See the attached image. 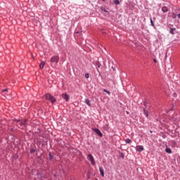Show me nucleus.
Segmentation results:
<instances>
[{"label":"nucleus","mask_w":180,"mask_h":180,"mask_svg":"<svg viewBox=\"0 0 180 180\" xmlns=\"http://www.w3.org/2000/svg\"><path fill=\"white\" fill-rule=\"evenodd\" d=\"M46 99H47V101H49V102H51V103H56V102H57L56 98H54V96H51V94H46Z\"/></svg>","instance_id":"nucleus-1"},{"label":"nucleus","mask_w":180,"mask_h":180,"mask_svg":"<svg viewBox=\"0 0 180 180\" xmlns=\"http://www.w3.org/2000/svg\"><path fill=\"white\" fill-rule=\"evenodd\" d=\"M59 60L60 57H58V56H54L51 58V63H56V64H58Z\"/></svg>","instance_id":"nucleus-2"},{"label":"nucleus","mask_w":180,"mask_h":180,"mask_svg":"<svg viewBox=\"0 0 180 180\" xmlns=\"http://www.w3.org/2000/svg\"><path fill=\"white\" fill-rule=\"evenodd\" d=\"M87 158L89 161L91 162V165H95V159H94V156H92V155H88Z\"/></svg>","instance_id":"nucleus-3"},{"label":"nucleus","mask_w":180,"mask_h":180,"mask_svg":"<svg viewBox=\"0 0 180 180\" xmlns=\"http://www.w3.org/2000/svg\"><path fill=\"white\" fill-rule=\"evenodd\" d=\"M62 98L63 99H65V101H66V102H68V101H70V96H68V94H62Z\"/></svg>","instance_id":"nucleus-4"},{"label":"nucleus","mask_w":180,"mask_h":180,"mask_svg":"<svg viewBox=\"0 0 180 180\" xmlns=\"http://www.w3.org/2000/svg\"><path fill=\"white\" fill-rule=\"evenodd\" d=\"M136 151L141 153V151H144V147H143L142 146H137L136 147Z\"/></svg>","instance_id":"nucleus-5"},{"label":"nucleus","mask_w":180,"mask_h":180,"mask_svg":"<svg viewBox=\"0 0 180 180\" xmlns=\"http://www.w3.org/2000/svg\"><path fill=\"white\" fill-rule=\"evenodd\" d=\"M18 124H20V127L21 129H23V127H22V126H25V124H26V120L18 121Z\"/></svg>","instance_id":"nucleus-6"},{"label":"nucleus","mask_w":180,"mask_h":180,"mask_svg":"<svg viewBox=\"0 0 180 180\" xmlns=\"http://www.w3.org/2000/svg\"><path fill=\"white\" fill-rule=\"evenodd\" d=\"M94 131H95V133H96V134H98L100 137H102V132H101V130L98 129H94Z\"/></svg>","instance_id":"nucleus-7"},{"label":"nucleus","mask_w":180,"mask_h":180,"mask_svg":"<svg viewBox=\"0 0 180 180\" xmlns=\"http://www.w3.org/2000/svg\"><path fill=\"white\" fill-rule=\"evenodd\" d=\"M46 64V62L41 61V63L39 64V68L40 70H43L44 68V65Z\"/></svg>","instance_id":"nucleus-8"},{"label":"nucleus","mask_w":180,"mask_h":180,"mask_svg":"<svg viewBox=\"0 0 180 180\" xmlns=\"http://www.w3.org/2000/svg\"><path fill=\"white\" fill-rule=\"evenodd\" d=\"M99 171L101 176H105V172H103V167H99Z\"/></svg>","instance_id":"nucleus-9"},{"label":"nucleus","mask_w":180,"mask_h":180,"mask_svg":"<svg viewBox=\"0 0 180 180\" xmlns=\"http://www.w3.org/2000/svg\"><path fill=\"white\" fill-rule=\"evenodd\" d=\"M165 152L167 153L168 154H172V150L169 148H166Z\"/></svg>","instance_id":"nucleus-10"},{"label":"nucleus","mask_w":180,"mask_h":180,"mask_svg":"<svg viewBox=\"0 0 180 180\" xmlns=\"http://www.w3.org/2000/svg\"><path fill=\"white\" fill-rule=\"evenodd\" d=\"M143 113L146 117H148V110H147L146 108H143Z\"/></svg>","instance_id":"nucleus-11"},{"label":"nucleus","mask_w":180,"mask_h":180,"mask_svg":"<svg viewBox=\"0 0 180 180\" xmlns=\"http://www.w3.org/2000/svg\"><path fill=\"white\" fill-rule=\"evenodd\" d=\"M171 18H172V19H176V15L175 14V13H172L170 14Z\"/></svg>","instance_id":"nucleus-12"},{"label":"nucleus","mask_w":180,"mask_h":180,"mask_svg":"<svg viewBox=\"0 0 180 180\" xmlns=\"http://www.w3.org/2000/svg\"><path fill=\"white\" fill-rule=\"evenodd\" d=\"M85 103H86L88 106H91V101H89V99L86 98L85 100Z\"/></svg>","instance_id":"nucleus-13"},{"label":"nucleus","mask_w":180,"mask_h":180,"mask_svg":"<svg viewBox=\"0 0 180 180\" xmlns=\"http://www.w3.org/2000/svg\"><path fill=\"white\" fill-rule=\"evenodd\" d=\"M113 4H115V5H120V1H119V0H113Z\"/></svg>","instance_id":"nucleus-14"},{"label":"nucleus","mask_w":180,"mask_h":180,"mask_svg":"<svg viewBox=\"0 0 180 180\" xmlns=\"http://www.w3.org/2000/svg\"><path fill=\"white\" fill-rule=\"evenodd\" d=\"M162 12H168V8H167L166 6H164L162 8Z\"/></svg>","instance_id":"nucleus-15"},{"label":"nucleus","mask_w":180,"mask_h":180,"mask_svg":"<svg viewBox=\"0 0 180 180\" xmlns=\"http://www.w3.org/2000/svg\"><path fill=\"white\" fill-rule=\"evenodd\" d=\"M176 29L175 28H172L170 29L169 33H171V34H174V32H175Z\"/></svg>","instance_id":"nucleus-16"},{"label":"nucleus","mask_w":180,"mask_h":180,"mask_svg":"<svg viewBox=\"0 0 180 180\" xmlns=\"http://www.w3.org/2000/svg\"><path fill=\"white\" fill-rule=\"evenodd\" d=\"M125 142L127 143V144H130L131 143V140H130L129 139H127L125 140Z\"/></svg>","instance_id":"nucleus-17"},{"label":"nucleus","mask_w":180,"mask_h":180,"mask_svg":"<svg viewBox=\"0 0 180 180\" xmlns=\"http://www.w3.org/2000/svg\"><path fill=\"white\" fill-rule=\"evenodd\" d=\"M103 91L105 92L106 94H108V95H110V91H109L106 89H103Z\"/></svg>","instance_id":"nucleus-18"},{"label":"nucleus","mask_w":180,"mask_h":180,"mask_svg":"<svg viewBox=\"0 0 180 180\" xmlns=\"http://www.w3.org/2000/svg\"><path fill=\"white\" fill-rule=\"evenodd\" d=\"M35 151H36V150H34V148H32V149L30 150V153H31V154H33V153H35Z\"/></svg>","instance_id":"nucleus-19"},{"label":"nucleus","mask_w":180,"mask_h":180,"mask_svg":"<svg viewBox=\"0 0 180 180\" xmlns=\"http://www.w3.org/2000/svg\"><path fill=\"white\" fill-rule=\"evenodd\" d=\"M85 77H86V78H89V74L86 73V74H85Z\"/></svg>","instance_id":"nucleus-20"},{"label":"nucleus","mask_w":180,"mask_h":180,"mask_svg":"<svg viewBox=\"0 0 180 180\" xmlns=\"http://www.w3.org/2000/svg\"><path fill=\"white\" fill-rule=\"evenodd\" d=\"M2 92H8V89H3Z\"/></svg>","instance_id":"nucleus-21"},{"label":"nucleus","mask_w":180,"mask_h":180,"mask_svg":"<svg viewBox=\"0 0 180 180\" xmlns=\"http://www.w3.org/2000/svg\"><path fill=\"white\" fill-rule=\"evenodd\" d=\"M101 65L100 63H98V64H97L98 68H101Z\"/></svg>","instance_id":"nucleus-22"},{"label":"nucleus","mask_w":180,"mask_h":180,"mask_svg":"<svg viewBox=\"0 0 180 180\" xmlns=\"http://www.w3.org/2000/svg\"><path fill=\"white\" fill-rule=\"evenodd\" d=\"M177 18H178L179 19H180V14H178V15H177Z\"/></svg>","instance_id":"nucleus-23"},{"label":"nucleus","mask_w":180,"mask_h":180,"mask_svg":"<svg viewBox=\"0 0 180 180\" xmlns=\"http://www.w3.org/2000/svg\"><path fill=\"white\" fill-rule=\"evenodd\" d=\"M154 63H157V59L153 60Z\"/></svg>","instance_id":"nucleus-24"},{"label":"nucleus","mask_w":180,"mask_h":180,"mask_svg":"<svg viewBox=\"0 0 180 180\" xmlns=\"http://www.w3.org/2000/svg\"><path fill=\"white\" fill-rule=\"evenodd\" d=\"M50 159L51 160V153H49Z\"/></svg>","instance_id":"nucleus-25"},{"label":"nucleus","mask_w":180,"mask_h":180,"mask_svg":"<svg viewBox=\"0 0 180 180\" xmlns=\"http://www.w3.org/2000/svg\"><path fill=\"white\" fill-rule=\"evenodd\" d=\"M150 22L152 23V25H153V20L152 19H150Z\"/></svg>","instance_id":"nucleus-26"},{"label":"nucleus","mask_w":180,"mask_h":180,"mask_svg":"<svg viewBox=\"0 0 180 180\" xmlns=\"http://www.w3.org/2000/svg\"><path fill=\"white\" fill-rule=\"evenodd\" d=\"M102 1H103V2H105V0H102Z\"/></svg>","instance_id":"nucleus-27"},{"label":"nucleus","mask_w":180,"mask_h":180,"mask_svg":"<svg viewBox=\"0 0 180 180\" xmlns=\"http://www.w3.org/2000/svg\"><path fill=\"white\" fill-rule=\"evenodd\" d=\"M170 110H173V108H171Z\"/></svg>","instance_id":"nucleus-28"}]
</instances>
